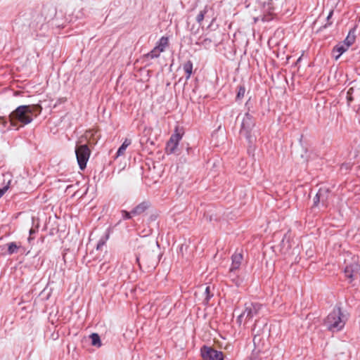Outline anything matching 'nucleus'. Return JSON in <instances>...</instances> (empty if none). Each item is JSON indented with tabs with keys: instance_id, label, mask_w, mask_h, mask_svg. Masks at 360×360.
I'll return each mask as SVG.
<instances>
[{
	"instance_id": "f257e3e1",
	"label": "nucleus",
	"mask_w": 360,
	"mask_h": 360,
	"mask_svg": "<svg viewBox=\"0 0 360 360\" xmlns=\"http://www.w3.org/2000/svg\"><path fill=\"white\" fill-rule=\"evenodd\" d=\"M346 323V319L340 307H335L324 320V325L332 332L341 330Z\"/></svg>"
},
{
	"instance_id": "f03ea898",
	"label": "nucleus",
	"mask_w": 360,
	"mask_h": 360,
	"mask_svg": "<svg viewBox=\"0 0 360 360\" xmlns=\"http://www.w3.org/2000/svg\"><path fill=\"white\" fill-rule=\"evenodd\" d=\"M254 112H250L248 108V111L245 113L241 122L240 133L244 136L249 143H252L254 139L251 134L253 128L255 126V119L253 116Z\"/></svg>"
},
{
	"instance_id": "7ed1b4c3",
	"label": "nucleus",
	"mask_w": 360,
	"mask_h": 360,
	"mask_svg": "<svg viewBox=\"0 0 360 360\" xmlns=\"http://www.w3.org/2000/svg\"><path fill=\"white\" fill-rule=\"evenodd\" d=\"M263 304L258 302H248L245 304V309L243 312L238 317V322L241 323L243 317L246 320H250L259 314L260 310L262 309Z\"/></svg>"
},
{
	"instance_id": "20e7f679",
	"label": "nucleus",
	"mask_w": 360,
	"mask_h": 360,
	"mask_svg": "<svg viewBox=\"0 0 360 360\" xmlns=\"http://www.w3.org/2000/svg\"><path fill=\"white\" fill-rule=\"evenodd\" d=\"M90 153L91 152L87 145L84 144L76 146L75 155L80 169L83 170L86 168Z\"/></svg>"
},
{
	"instance_id": "39448f33",
	"label": "nucleus",
	"mask_w": 360,
	"mask_h": 360,
	"mask_svg": "<svg viewBox=\"0 0 360 360\" xmlns=\"http://www.w3.org/2000/svg\"><path fill=\"white\" fill-rule=\"evenodd\" d=\"M200 356L202 360H224V359L222 352L205 345L200 348Z\"/></svg>"
},
{
	"instance_id": "423d86ee",
	"label": "nucleus",
	"mask_w": 360,
	"mask_h": 360,
	"mask_svg": "<svg viewBox=\"0 0 360 360\" xmlns=\"http://www.w3.org/2000/svg\"><path fill=\"white\" fill-rule=\"evenodd\" d=\"M183 133L179 131L178 129H176L174 133L172 134L169 141L166 145V152L167 154H172L176 152L178 147L179 143L182 139Z\"/></svg>"
},
{
	"instance_id": "0eeeda50",
	"label": "nucleus",
	"mask_w": 360,
	"mask_h": 360,
	"mask_svg": "<svg viewBox=\"0 0 360 360\" xmlns=\"http://www.w3.org/2000/svg\"><path fill=\"white\" fill-rule=\"evenodd\" d=\"M10 127L18 129L22 123V105L18 106L13 111L8 117Z\"/></svg>"
},
{
	"instance_id": "6e6552de",
	"label": "nucleus",
	"mask_w": 360,
	"mask_h": 360,
	"mask_svg": "<svg viewBox=\"0 0 360 360\" xmlns=\"http://www.w3.org/2000/svg\"><path fill=\"white\" fill-rule=\"evenodd\" d=\"M360 271V265L356 262L347 264L345 268V275L349 279V282L352 283L355 279L358 278Z\"/></svg>"
},
{
	"instance_id": "1a4fd4ad",
	"label": "nucleus",
	"mask_w": 360,
	"mask_h": 360,
	"mask_svg": "<svg viewBox=\"0 0 360 360\" xmlns=\"http://www.w3.org/2000/svg\"><path fill=\"white\" fill-rule=\"evenodd\" d=\"M39 107L38 105H24V125L30 123L33 117H36L39 113Z\"/></svg>"
},
{
	"instance_id": "9d476101",
	"label": "nucleus",
	"mask_w": 360,
	"mask_h": 360,
	"mask_svg": "<svg viewBox=\"0 0 360 360\" xmlns=\"http://www.w3.org/2000/svg\"><path fill=\"white\" fill-rule=\"evenodd\" d=\"M30 219L32 221V227L29 231V237L27 238V241L29 243H31L32 241L34 239V235L38 231V229L39 226V220L37 217H35L33 215L30 216Z\"/></svg>"
},
{
	"instance_id": "9b49d317",
	"label": "nucleus",
	"mask_w": 360,
	"mask_h": 360,
	"mask_svg": "<svg viewBox=\"0 0 360 360\" xmlns=\"http://www.w3.org/2000/svg\"><path fill=\"white\" fill-rule=\"evenodd\" d=\"M318 194L320 195L321 204L322 207H327L329 205V196L330 191L326 187H321L318 191Z\"/></svg>"
},
{
	"instance_id": "f8f14e48",
	"label": "nucleus",
	"mask_w": 360,
	"mask_h": 360,
	"mask_svg": "<svg viewBox=\"0 0 360 360\" xmlns=\"http://www.w3.org/2000/svg\"><path fill=\"white\" fill-rule=\"evenodd\" d=\"M243 259V255L241 252H235L231 257L232 263L230 268L232 270H238Z\"/></svg>"
},
{
	"instance_id": "ddd939ff",
	"label": "nucleus",
	"mask_w": 360,
	"mask_h": 360,
	"mask_svg": "<svg viewBox=\"0 0 360 360\" xmlns=\"http://www.w3.org/2000/svg\"><path fill=\"white\" fill-rule=\"evenodd\" d=\"M150 206L149 201H143L137 205L133 210L134 216H138L145 212Z\"/></svg>"
},
{
	"instance_id": "4468645a",
	"label": "nucleus",
	"mask_w": 360,
	"mask_h": 360,
	"mask_svg": "<svg viewBox=\"0 0 360 360\" xmlns=\"http://www.w3.org/2000/svg\"><path fill=\"white\" fill-rule=\"evenodd\" d=\"M236 271L237 270H232V269L230 268L228 277L235 285L238 287L241 285L243 280L236 274Z\"/></svg>"
},
{
	"instance_id": "2eb2a0df",
	"label": "nucleus",
	"mask_w": 360,
	"mask_h": 360,
	"mask_svg": "<svg viewBox=\"0 0 360 360\" xmlns=\"http://www.w3.org/2000/svg\"><path fill=\"white\" fill-rule=\"evenodd\" d=\"M356 29L354 27L351 29L345 38V39L343 41V44L347 45L348 47H349L355 41L356 35Z\"/></svg>"
},
{
	"instance_id": "dca6fc26",
	"label": "nucleus",
	"mask_w": 360,
	"mask_h": 360,
	"mask_svg": "<svg viewBox=\"0 0 360 360\" xmlns=\"http://www.w3.org/2000/svg\"><path fill=\"white\" fill-rule=\"evenodd\" d=\"M348 48L349 47L343 43L336 45L333 50V53H338V54L335 56V59H338L340 57V56L348 49Z\"/></svg>"
},
{
	"instance_id": "f3484780",
	"label": "nucleus",
	"mask_w": 360,
	"mask_h": 360,
	"mask_svg": "<svg viewBox=\"0 0 360 360\" xmlns=\"http://www.w3.org/2000/svg\"><path fill=\"white\" fill-rule=\"evenodd\" d=\"M183 69L186 73V79L188 80L193 72V63L191 60H188L184 64Z\"/></svg>"
},
{
	"instance_id": "a211bd4d",
	"label": "nucleus",
	"mask_w": 360,
	"mask_h": 360,
	"mask_svg": "<svg viewBox=\"0 0 360 360\" xmlns=\"http://www.w3.org/2000/svg\"><path fill=\"white\" fill-rule=\"evenodd\" d=\"M131 141L130 139H126L122 144L120 146L117 151V157L121 156L124 154L126 148L131 144Z\"/></svg>"
},
{
	"instance_id": "6ab92c4d",
	"label": "nucleus",
	"mask_w": 360,
	"mask_h": 360,
	"mask_svg": "<svg viewBox=\"0 0 360 360\" xmlns=\"http://www.w3.org/2000/svg\"><path fill=\"white\" fill-rule=\"evenodd\" d=\"M90 339L91 340V345L93 346H96L97 347H100L101 346V341L100 336L97 333H92L90 335Z\"/></svg>"
},
{
	"instance_id": "aec40b11",
	"label": "nucleus",
	"mask_w": 360,
	"mask_h": 360,
	"mask_svg": "<svg viewBox=\"0 0 360 360\" xmlns=\"http://www.w3.org/2000/svg\"><path fill=\"white\" fill-rule=\"evenodd\" d=\"M13 271H12V274L13 275V277L15 278H20L22 276V266L21 262H20L17 266H15L13 268Z\"/></svg>"
},
{
	"instance_id": "412c9836",
	"label": "nucleus",
	"mask_w": 360,
	"mask_h": 360,
	"mask_svg": "<svg viewBox=\"0 0 360 360\" xmlns=\"http://www.w3.org/2000/svg\"><path fill=\"white\" fill-rule=\"evenodd\" d=\"M168 45V38L165 37H162L156 46V47H159L160 50L162 52L164 51L166 46Z\"/></svg>"
},
{
	"instance_id": "4be33fe9",
	"label": "nucleus",
	"mask_w": 360,
	"mask_h": 360,
	"mask_svg": "<svg viewBox=\"0 0 360 360\" xmlns=\"http://www.w3.org/2000/svg\"><path fill=\"white\" fill-rule=\"evenodd\" d=\"M161 52L162 51L160 50L159 47L155 46L146 54V57L151 59L156 58L159 57Z\"/></svg>"
},
{
	"instance_id": "5701e85b",
	"label": "nucleus",
	"mask_w": 360,
	"mask_h": 360,
	"mask_svg": "<svg viewBox=\"0 0 360 360\" xmlns=\"http://www.w3.org/2000/svg\"><path fill=\"white\" fill-rule=\"evenodd\" d=\"M212 43V39L210 38H204L201 39H199V41L196 42V44L204 46L205 48H208Z\"/></svg>"
},
{
	"instance_id": "b1692460",
	"label": "nucleus",
	"mask_w": 360,
	"mask_h": 360,
	"mask_svg": "<svg viewBox=\"0 0 360 360\" xmlns=\"http://www.w3.org/2000/svg\"><path fill=\"white\" fill-rule=\"evenodd\" d=\"M207 6H205L203 10L200 11V13L198 14V15L196 16V21L199 23V24H201V22H202V20H204L205 17V14L207 13Z\"/></svg>"
},
{
	"instance_id": "393cba45",
	"label": "nucleus",
	"mask_w": 360,
	"mask_h": 360,
	"mask_svg": "<svg viewBox=\"0 0 360 360\" xmlns=\"http://www.w3.org/2000/svg\"><path fill=\"white\" fill-rule=\"evenodd\" d=\"M205 300H204V304H207L210 298L213 296V294H212L210 292V286H207L205 288Z\"/></svg>"
},
{
	"instance_id": "a878e982",
	"label": "nucleus",
	"mask_w": 360,
	"mask_h": 360,
	"mask_svg": "<svg viewBox=\"0 0 360 360\" xmlns=\"http://www.w3.org/2000/svg\"><path fill=\"white\" fill-rule=\"evenodd\" d=\"M108 237H109L108 235H106L100 238V240H98V244L96 245V250H101L102 248V247L105 245V243L108 240Z\"/></svg>"
},
{
	"instance_id": "bb28decb",
	"label": "nucleus",
	"mask_w": 360,
	"mask_h": 360,
	"mask_svg": "<svg viewBox=\"0 0 360 360\" xmlns=\"http://www.w3.org/2000/svg\"><path fill=\"white\" fill-rule=\"evenodd\" d=\"M122 217L124 220L130 219L134 217V214L132 213V210L131 212H128L126 210L121 211Z\"/></svg>"
},
{
	"instance_id": "cd10ccee",
	"label": "nucleus",
	"mask_w": 360,
	"mask_h": 360,
	"mask_svg": "<svg viewBox=\"0 0 360 360\" xmlns=\"http://www.w3.org/2000/svg\"><path fill=\"white\" fill-rule=\"evenodd\" d=\"M245 93V88L244 86H239L238 88V92L236 95V99H241L244 97Z\"/></svg>"
},
{
	"instance_id": "c85d7f7f",
	"label": "nucleus",
	"mask_w": 360,
	"mask_h": 360,
	"mask_svg": "<svg viewBox=\"0 0 360 360\" xmlns=\"http://www.w3.org/2000/svg\"><path fill=\"white\" fill-rule=\"evenodd\" d=\"M20 248V246H17L15 243H11L8 244V252L9 254L15 253L17 250Z\"/></svg>"
},
{
	"instance_id": "c756f323",
	"label": "nucleus",
	"mask_w": 360,
	"mask_h": 360,
	"mask_svg": "<svg viewBox=\"0 0 360 360\" xmlns=\"http://www.w3.org/2000/svg\"><path fill=\"white\" fill-rule=\"evenodd\" d=\"M333 15V10H330V11L329 12L328 16H327V21L328 22L326 24H325L324 25H323L321 29H326L327 28L328 26L331 25H332V22H329L330 19L332 18Z\"/></svg>"
},
{
	"instance_id": "7c9ffc66",
	"label": "nucleus",
	"mask_w": 360,
	"mask_h": 360,
	"mask_svg": "<svg viewBox=\"0 0 360 360\" xmlns=\"http://www.w3.org/2000/svg\"><path fill=\"white\" fill-rule=\"evenodd\" d=\"M313 200H314V203H313L314 207H317L319 205V204L321 203L320 195H319L318 193H316Z\"/></svg>"
},
{
	"instance_id": "2f4dec72",
	"label": "nucleus",
	"mask_w": 360,
	"mask_h": 360,
	"mask_svg": "<svg viewBox=\"0 0 360 360\" xmlns=\"http://www.w3.org/2000/svg\"><path fill=\"white\" fill-rule=\"evenodd\" d=\"M4 194V188H0V198Z\"/></svg>"
},
{
	"instance_id": "473e14b6",
	"label": "nucleus",
	"mask_w": 360,
	"mask_h": 360,
	"mask_svg": "<svg viewBox=\"0 0 360 360\" xmlns=\"http://www.w3.org/2000/svg\"><path fill=\"white\" fill-rule=\"evenodd\" d=\"M136 261L139 263V265L141 266V264L139 263V257H136Z\"/></svg>"
},
{
	"instance_id": "72a5a7b5",
	"label": "nucleus",
	"mask_w": 360,
	"mask_h": 360,
	"mask_svg": "<svg viewBox=\"0 0 360 360\" xmlns=\"http://www.w3.org/2000/svg\"><path fill=\"white\" fill-rule=\"evenodd\" d=\"M347 98H348V101H349H349H351L352 100V98L351 97H348Z\"/></svg>"
},
{
	"instance_id": "f704fd0d",
	"label": "nucleus",
	"mask_w": 360,
	"mask_h": 360,
	"mask_svg": "<svg viewBox=\"0 0 360 360\" xmlns=\"http://www.w3.org/2000/svg\"><path fill=\"white\" fill-rule=\"evenodd\" d=\"M352 89H349V91H348L347 94H349L350 91H352Z\"/></svg>"
}]
</instances>
